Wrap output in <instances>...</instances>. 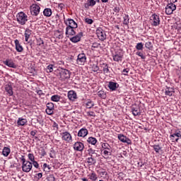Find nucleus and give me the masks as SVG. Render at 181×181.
<instances>
[{
	"instance_id": "f257e3e1",
	"label": "nucleus",
	"mask_w": 181,
	"mask_h": 181,
	"mask_svg": "<svg viewBox=\"0 0 181 181\" xmlns=\"http://www.w3.org/2000/svg\"><path fill=\"white\" fill-rule=\"evenodd\" d=\"M19 159L22 162L21 168L23 172H25V173H29V172L32 170V168H33V166L32 165V162L26 160V158H25V156H21V157H20Z\"/></svg>"
},
{
	"instance_id": "f03ea898",
	"label": "nucleus",
	"mask_w": 181,
	"mask_h": 181,
	"mask_svg": "<svg viewBox=\"0 0 181 181\" xmlns=\"http://www.w3.org/2000/svg\"><path fill=\"white\" fill-rule=\"evenodd\" d=\"M17 18V22L20 25H26V22H28V15H26L23 12H20L16 16Z\"/></svg>"
},
{
	"instance_id": "7ed1b4c3",
	"label": "nucleus",
	"mask_w": 181,
	"mask_h": 181,
	"mask_svg": "<svg viewBox=\"0 0 181 181\" xmlns=\"http://www.w3.org/2000/svg\"><path fill=\"white\" fill-rule=\"evenodd\" d=\"M96 35L99 40H101L102 42H104V40L107 39V35L105 34V31H104V30H103V28H97Z\"/></svg>"
},
{
	"instance_id": "20e7f679",
	"label": "nucleus",
	"mask_w": 181,
	"mask_h": 181,
	"mask_svg": "<svg viewBox=\"0 0 181 181\" xmlns=\"http://www.w3.org/2000/svg\"><path fill=\"white\" fill-rule=\"evenodd\" d=\"M70 77V71L67 69H62L59 72V80L64 81Z\"/></svg>"
},
{
	"instance_id": "39448f33",
	"label": "nucleus",
	"mask_w": 181,
	"mask_h": 181,
	"mask_svg": "<svg viewBox=\"0 0 181 181\" xmlns=\"http://www.w3.org/2000/svg\"><path fill=\"white\" fill-rule=\"evenodd\" d=\"M30 13L33 16H37L40 13V6L37 4H33L30 6Z\"/></svg>"
},
{
	"instance_id": "423d86ee",
	"label": "nucleus",
	"mask_w": 181,
	"mask_h": 181,
	"mask_svg": "<svg viewBox=\"0 0 181 181\" xmlns=\"http://www.w3.org/2000/svg\"><path fill=\"white\" fill-rule=\"evenodd\" d=\"M62 141L70 144L73 141V137L69 132H64L61 134Z\"/></svg>"
},
{
	"instance_id": "0eeeda50",
	"label": "nucleus",
	"mask_w": 181,
	"mask_h": 181,
	"mask_svg": "<svg viewBox=\"0 0 181 181\" xmlns=\"http://www.w3.org/2000/svg\"><path fill=\"white\" fill-rule=\"evenodd\" d=\"M176 11V5L175 4H168L165 7L166 15H172L173 11Z\"/></svg>"
},
{
	"instance_id": "6e6552de",
	"label": "nucleus",
	"mask_w": 181,
	"mask_h": 181,
	"mask_svg": "<svg viewBox=\"0 0 181 181\" xmlns=\"http://www.w3.org/2000/svg\"><path fill=\"white\" fill-rule=\"evenodd\" d=\"M114 62H122V59L124 57V52L122 51L116 52L115 54L112 55Z\"/></svg>"
},
{
	"instance_id": "1a4fd4ad",
	"label": "nucleus",
	"mask_w": 181,
	"mask_h": 181,
	"mask_svg": "<svg viewBox=\"0 0 181 181\" xmlns=\"http://www.w3.org/2000/svg\"><path fill=\"white\" fill-rule=\"evenodd\" d=\"M117 138L119 141L121 142H123V144H127V145H131L132 144V141L131 139H129L128 137L124 136V134H118Z\"/></svg>"
},
{
	"instance_id": "9d476101",
	"label": "nucleus",
	"mask_w": 181,
	"mask_h": 181,
	"mask_svg": "<svg viewBox=\"0 0 181 181\" xmlns=\"http://www.w3.org/2000/svg\"><path fill=\"white\" fill-rule=\"evenodd\" d=\"M78 64H84L86 62H87V57H86V54L81 53L78 55V58L76 59Z\"/></svg>"
},
{
	"instance_id": "9b49d317",
	"label": "nucleus",
	"mask_w": 181,
	"mask_h": 181,
	"mask_svg": "<svg viewBox=\"0 0 181 181\" xmlns=\"http://www.w3.org/2000/svg\"><path fill=\"white\" fill-rule=\"evenodd\" d=\"M64 23L66 25L67 28H78L77 23L71 18H68L66 21H64Z\"/></svg>"
},
{
	"instance_id": "f8f14e48",
	"label": "nucleus",
	"mask_w": 181,
	"mask_h": 181,
	"mask_svg": "<svg viewBox=\"0 0 181 181\" xmlns=\"http://www.w3.org/2000/svg\"><path fill=\"white\" fill-rule=\"evenodd\" d=\"M4 64L5 66H7L8 67H10L11 69H18V65L16 64L13 63V60L7 59L5 61H4Z\"/></svg>"
},
{
	"instance_id": "ddd939ff",
	"label": "nucleus",
	"mask_w": 181,
	"mask_h": 181,
	"mask_svg": "<svg viewBox=\"0 0 181 181\" xmlns=\"http://www.w3.org/2000/svg\"><path fill=\"white\" fill-rule=\"evenodd\" d=\"M74 149L78 152H83L84 150V144L80 141L76 142L74 144Z\"/></svg>"
},
{
	"instance_id": "4468645a",
	"label": "nucleus",
	"mask_w": 181,
	"mask_h": 181,
	"mask_svg": "<svg viewBox=\"0 0 181 181\" xmlns=\"http://www.w3.org/2000/svg\"><path fill=\"white\" fill-rule=\"evenodd\" d=\"M81 37H83V33H79L76 35L71 37L70 40L72 43H78L81 40Z\"/></svg>"
},
{
	"instance_id": "2eb2a0df",
	"label": "nucleus",
	"mask_w": 181,
	"mask_h": 181,
	"mask_svg": "<svg viewBox=\"0 0 181 181\" xmlns=\"http://www.w3.org/2000/svg\"><path fill=\"white\" fill-rule=\"evenodd\" d=\"M67 97L70 101H75L77 100V93L74 90H69Z\"/></svg>"
},
{
	"instance_id": "dca6fc26",
	"label": "nucleus",
	"mask_w": 181,
	"mask_h": 181,
	"mask_svg": "<svg viewBox=\"0 0 181 181\" xmlns=\"http://www.w3.org/2000/svg\"><path fill=\"white\" fill-rule=\"evenodd\" d=\"M107 87L110 88V91H115L117 88L119 87V84H118L117 82L110 81Z\"/></svg>"
},
{
	"instance_id": "f3484780",
	"label": "nucleus",
	"mask_w": 181,
	"mask_h": 181,
	"mask_svg": "<svg viewBox=\"0 0 181 181\" xmlns=\"http://www.w3.org/2000/svg\"><path fill=\"white\" fill-rule=\"evenodd\" d=\"M74 29H76V28L66 27L65 35L66 36H74V35H76V31H74Z\"/></svg>"
},
{
	"instance_id": "a211bd4d",
	"label": "nucleus",
	"mask_w": 181,
	"mask_h": 181,
	"mask_svg": "<svg viewBox=\"0 0 181 181\" xmlns=\"http://www.w3.org/2000/svg\"><path fill=\"white\" fill-rule=\"evenodd\" d=\"M14 43L16 52H18V53H22V52H23V47H22V45H21L18 40H15Z\"/></svg>"
},
{
	"instance_id": "6ab92c4d",
	"label": "nucleus",
	"mask_w": 181,
	"mask_h": 181,
	"mask_svg": "<svg viewBox=\"0 0 181 181\" xmlns=\"http://www.w3.org/2000/svg\"><path fill=\"white\" fill-rule=\"evenodd\" d=\"M88 135V130L86 128L81 129L78 132V136H81L82 138H85Z\"/></svg>"
},
{
	"instance_id": "aec40b11",
	"label": "nucleus",
	"mask_w": 181,
	"mask_h": 181,
	"mask_svg": "<svg viewBox=\"0 0 181 181\" xmlns=\"http://www.w3.org/2000/svg\"><path fill=\"white\" fill-rule=\"evenodd\" d=\"M181 136V134L180 132H177V133H174L172 135H170V138L173 141V142H177V141H179V138H180Z\"/></svg>"
},
{
	"instance_id": "412c9836",
	"label": "nucleus",
	"mask_w": 181,
	"mask_h": 181,
	"mask_svg": "<svg viewBox=\"0 0 181 181\" xmlns=\"http://www.w3.org/2000/svg\"><path fill=\"white\" fill-rule=\"evenodd\" d=\"M30 35H32V31L30 30V29L26 28L25 33H24L25 42H29Z\"/></svg>"
},
{
	"instance_id": "4be33fe9",
	"label": "nucleus",
	"mask_w": 181,
	"mask_h": 181,
	"mask_svg": "<svg viewBox=\"0 0 181 181\" xmlns=\"http://www.w3.org/2000/svg\"><path fill=\"white\" fill-rule=\"evenodd\" d=\"M151 19H153V26H158V25H159V16L153 14L151 16Z\"/></svg>"
},
{
	"instance_id": "5701e85b",
	"label": "nucleus",
	"mask_w": 181,
	"mask_h": 181,
	"mask_svg": "<svg viewBox=\"0 0 181 181\" xmlns=\"http://www.w3.org/2000/svg\"><path fill=\"white\" fill-rule=\"evenodd\" d=\"M27 123H28V120L22 117H19L17 121L18 125L21 127H23L24 125H26Z\"/></svg>"
},
{
	"instance_id": "b1692460",
	"label": "nucleus",
	"mask_w": 181,
	"mask_h": 181,
	"mask_svg": "<svg viewBox=\"0 0 181 181\" xmlns=\"http://www.w3.org/2000/svg\"><path fill=\"white\" fill-rule=\"evenodd\" d=\"M88 3L85 4V8H90V6L93 7L97 4V1L95 0H88Z\"/></svg>"
},
{
	"instance_id": "393cba45",
	"label": "nucleus",
	"mask_w": 181,
	"mask_h": 181,
	"mask_svg": "<svg viewBox=\"0 0 181 181\" xmlns=\"http://www.w3.org/2000/svg\"><path fill=\"white\" fill-rule=\"evenodd\" d=\"M102 67H103V74H110V66L107 64H102Z\"/></svg>"
},
{
	"instance_id": "a878e982",
	"label": "nucleus",
	"mask_w": 181,
	"mask_h": 181,
	"mask_svg": "<svg viewBox=\"0 0 181 181\" xmlns=\"http://www.w3.org/2000/svg\"><path fill=\"white\" fill-rule=\"evenodd\" d=\"M5 90L6 93H8V95H13V90L12 88V86L11 85H6L5 87Z\"/></svg>"
},
{
	"instance_id": "bb28decb",
	"label": "nucleus",
	"mask_w": 181,
	"mask_h": 181,
	"mask_svg": "<svg viewBox=\"0 0 181 181\" xmlns=\"http://www.w3.org/2000/svg\"><path fill=\"white\" fill-rule=\"evenodd\" d=\"M132 114L134 117H136L138 115H141V110H139V107H132Z\"/></svg>"
},
{
	"instance_id": "cd10ccee",
	"label": "nucleus",
	"mask_w": 181,
	"mask_h": 181,
	"mask_svg": "<svg viewBox=\"0 0 181 181\" xmlns=\"http://www.w3.org/2000/svg\"><path fill=\"white\" fill-rule=\"evenodd\" d=\"M165 95H169L170 97H171V95H173V94H175V89L172 88H168L165 90Z\"/></svg>"
},
{
	"instance_id": "c85d7f7f",
	"label": "nucleus",
	"mask_w": 181,
	"mask_h": 181,
	"mask_svg": "<svg viewBox=\"0 0 181 181\" xmlns=\"http://www.w3.org/2000/svg\"><path fill=\"white\" fill-rule=\"evenodd\" d=\"M88 177H89V179L90 180H93V181H95V180H97L98 179V177L97 176V174H95V173H94V172L90 173L88 175Z\"/></svg>"
},
{
	"instance_id": "c756f323",
	"label": "nucleus",
	"mask_w": 181,
	"mask_h": 181,
	"mask_svg": "<svg viewBox=\"0 0 181 181\" xmlns=\"http://www.w3.org/2000/svg\"><path fill=\"white\" fill-rule=\"evenodd\" d=\"M98 97H100V98H103V100H105L107 98V93L104 90H99L98 92Z\"/></svg>"
},
{
	"instance_id": "7c9ffc66",
	"label": "nucleus",
	"mask_w": 181,
	"mask_h": 181,
	"mask_svg": "<svg viewBox=\"0 0 181 181\" xmlns=\"http://www.w3.org/2000/svg\"><path fill=\"white\" fill-rule=\"evenodd\" d=\"M44 16H47V18L52 16V9L45 8L43 11Z\"/></svg>"
},
{
	"instance_id": "2f4dec72",
	"label": "nucleus",
	"mask_w": 181,
	"mask_h": 181,
	"mask_svg": "<svg viewBox=\"0 0 181 181\" xmlns=\"http://www.w3.org/2000/svg\"><path fill=\"white\" fill-rule=\"evenodd\" d=\"M86 105V108H93V107H94V102L90 99H88Z\"/></svg>"
},
{
	"instance_id": "473e14b6",
	"label": "nucleus",
	"mask_w": 181,
	"mask_h": 181,
	"mask_svg": "<svg viewBox=\"0 0 181 181\" xmlns=\"http://www.w3.org/2000/svg\"><path fill=\"white\" fill-rule=\"evenodd\" d=\"M4 156H8L11 153V148L4 147L2 151Z\"/></svg>"
},
{
	"instance_id": "72a5a7b5",
	"label": "nucleus",
	"mask_w": 181,
	"mask_h": 181,
	"mask_svg": "<svg viewBox=\"0 0 181 181\" xmlns=\"http://www.w3.org/2000/svg\"><path fill=\"white\" fill-rule=\"evenodd\" d=\"M87 163H88V165H95L97 161L95 160V159L93 158V156H90L87 158Z\"/></svg>"
},
{
	"instance_id": "f704fd0d",
	"label": "nucleus",
	"mask_w": 181,
	"mask_h": 181,
	"mask_svg": "<svg viewBox=\"0 0 181 181\" xmlns=\"http://www.w3.org/2000/svg\"><path fill=\"white\" fill-rule=\"evenodd\" d=\"M87 141L88 144H91V145H95V144H97V139L94 137H88Z\"/></svg>"
},
{
	"instance_id": "c9c22d12",
	"label": "nucleus",
	"mask_w": 181,
	"mask_h": 181,
	"mask_svg": "<svg viewBox=\"0 0 181 181\" xmlns=\"http://www.w3.org/2000/svg\"><path fill=\"white\" fill-rule=\"evenodd\" d=\"M106 149L107 151H111V146L108 143L102 144V150Z\"/></svg>"
},
{
	"instance_id": "e433bc0d",
	"label": "nucleus",
	"mask_w": 181,
	"mask_h": 181,
	"mask_svg": "<svg viewBox=\"0 0 181 181\" xmlns=\"http://www.w3.org/2000/svg\"><path fill=\"white\" fill-rule=\"evenodd\" d=\"M101 152H103L104 158H107L109 156H111V150H101Z\"/></svg>"
},
{
	"instance_id": "4c0bfd02",
	"label": "nucleus",
	"mask_w": 181,
	"mask_h": 181,
	"mask_svg": "<svg viewBox=\"0 0 181 181\" xmlns=\"http://www.w3.org/2000/svg\"><path fill=\"white\" fill-rule=\"evenodd\" d=\"M51 100L54 103H59V101H60V96L57 95H54L51 97Z\"/></svg>"
},
{
	"instance_id": "58836bf2",
	"label": "nucleus",
	"mask_w": 181,
	"mask_h": 181,
	"mask_svg": "<svg viewBox=\"0 0 181 181\" xmlns=\"http://www.w3.org/2000/svg\"><path fill=\"white\" fill-rule=\"evenodd\" d=\"M123 19V25H128V23H129V16L124 15Z\"/></svg>"
},
{
	"instance_id": "ea45409f",
	"label": "nucleus",
	"mask_w": 181,
	"mask_h": 181,
	"mask_svg": "<svg viewBox=\"0 0 181 181\" xmlns=\"http://www.w3.org/2000/svg\"><path fill=\"white\" fill-rule=\"evenodd\" d=\"M100 70V67H98V65L97 64H93L92 65V71H94V73H97Z\"/></svg>"
},
{
	"instance_id": "a19ab883",
	"label": "nucleus",
	"mask_w": 181,
	"mask_h": 181,
	"mask_svg": "<svg viewBox=\"0 0 181 181\" xmlns=\"http://www.w3.org/2000/svg\"><path fill=\"white\" fill-rule=\"evenodd\" d=\"M136 50H142L144 49V44L142 42H139L136 45Z\"/></svg>"
},
{
	"instance_id": "79ce46f5",
	"label": "nucleus",
	"mask_w": 181,
	"mask_h": 181,
	"mask_svg": "<svg viewBox=\"0 0 181 181\" xmlns=\"http://www.w3.org/2000/svg\"><path fill=\"white\" fill-rule=\"evenodd\" d=\"M28 158L30 162H35V156L32 153H28Z\"/></svg>"
},
{
	"instance_id": "37998d69",
	"label": "nucleus",
	"mask_w": 181,
	"mask_h": 181,
	"mask_svg": "<svg viewBox=\"0 0 181 181\" xmlns=\"http://www.w3.org/2000/svg\"><path fill=\"white\" fill-rule=\"evenodd\" d=\"M136 56H139V57H141V59H146V57L145 55H144V53H142L141 52H136Z\"/></svg>"
},
{
	"instance_id": "c03bdc74",
	"label": "nucleus",
	"mask_w": 181,
	"mask_h": 181,
	"mask_svg": "<svg viewBox=\"0 0 181 181\" xmlns=\"http://www.w3.org/2000/svg\"><path fill=\"white\" fill-rule=\"evenodd\" d=\"M47 71L48 73H52L53 71V64H49L47 67Z\"/></svg>"
},
{
	"instance_id": "a18cd8bd",
	"label": "nucleus",
	"mask_w": 181,
	"mask_h": 181,
	"mask_svg": "<svg viewBox=\"0 0 181 181\" xmlns=\"http://www.w3.org/2000/svg\"><path fill=\"white\" fill-rule=\"evenodd\" d=\"M52 127L54 128V131H59V124L56 122H53Z\"/></svg>"
},
{
	"instance_id": "49530a36",
	"label": "nucleus",
	"mask_w": 181,
	"mask_h": 181,
	"mask_svg": "<svg viewBox=\"0 0 181 181\" xmlns=\"http://www.w3.org/2000/svg\"><path fill=\"white\" fill-rule=\"evenodd\" d=\"M44 42L43 40H42V38H38L37 39V46H42V45H44Z\"/></svg>"
},
{
	"instance_id": "de8ad7c7",
	"label": "nucleus",
	"mask_w": 181,
	"mask_h": 181,
	"mask_svg": "<svg viewBox=\"0 0 181 181\" xmlns=\"http://www.w3.org/2000/svg\"><path fill=\"white\" fill-rule=\"evenodd\" d=\"M85 22L88 23V25H93V22L94 21L91 18H85Z\"/></svg>"
},
{
	"instance_id": "09e8293b",
	"label": "nucleus",
	"mask_w": 181,
	"mask_h": 181,
	"mask_svg": "<svg viewBox=\"0 0 181 181\" xmlns=\"http://www.w3.org/2000/svg\"><path fill=\"white\" fill-rule=\"evenodd\" d=\"M31 163L32 166H34V168H35L36 169H39V163H37V161L34 160Z\"/></svg>"
},
{
	"instance_id": "8fccbe9b",
	"label": "nucleus",
	"mask_w": 181,
	"mask_h": 181,
	"mask_svg": "<svg viewBox=\"0 0 181 181\" xmlns=\"http://www.w3.org/2000/svg\"><path fill=\"white\" fill-rule=\"evenodd\" d=\"M56 178L54 175H49L47 177V181H55Z\"/></svg>"
},
{
	"instance_id": "3c124183",
	"label": "nucleus",
	"mask_w": 181,
	"mask_h": 181,
	"mask_svg": "<svg viewBox=\"0 0 181 181\" xmlns=\"http://www.w3.org/2000/svg\"><path fill=\"white\" fill-rule=\"evenodd\" d=\"M88 155H89L90 156H93V155H94V153H95V151L93 150V148H89V149L88 150Z\"/></svg>"
},
{
	"instance_id": "603ef678",
	"label": "nucleus",
	"mask_w": 181,
	"mask_h": 181,
	"mask_svg": "<svg viewBox=\"0 0 181 181\" xmlns=\"http://www.w3.org/2000/svg\"><path fill=\"white\" fill-rule=\"evenodd\" d=\"M145 46L147 49H152V42H146Z\"/></svg>"
},
{
	"instance_id": "864d4df0",
	"label": "nucleus",
	"mask_w": 181,
	"mask_h": 181,
	"mask_svg": "<svg viewBox=\"0 0 181 181\" xmlns=\"http://www.w3.org/2000/svg\"><path fill=\"white\" fill-rule=\"evenodd\" d=\"M100 44L98 42H93L92 45V47H93V49H97L98 47H100Z\"/></svg>"
},
{
	"instance_id": "5fc2aeb1",
	"label": "nucleus",
	"mask_w": 181,
	"mask_h": 181,
	"mask_svg": "<svg viewBox=\"0 0 181 181\" xmlns=\"http://www.w3.org/2000/svg\"><path fill=\"white\" fill-rule=\"evenodd\" d=\"M45 112H46V114H47L48 115H52V114H53V109L47 108Z\"/></svg>"
},
{
	"instance_id": "6e6d98bb",
	"label": "nucleus",
	"mask_w": 181,
	"mask_h": 181,
	"mask_svg": "<svg viewBox=\"0 0 181 181\" xmlns=\"http://www.w3.org/2000/svg\"><path fill=\"white\" fill-rule=\"evenodd\" d=\"M47 108H48L49 110H53V108H54V105H53V103H48L47 105Z\"/></svg>"
},
{
	"instance_id": "4d7b16f0",
	"label": "nucleus",
	"mask_w": 181,
	"mask_h": 181,
	"mask_svg": "<svg viewBox=\"0 0 181 181\" xmlns=\"http://www.w3.org/2000/svg\"><path fill=\"white\" fill-rule=\"evenodd\" d=\"M122 73L124 76H128V73H129V69H123Z\"/></svg>"
},
{
	"instance_id": "13d9d810",
	"label": "nucleus",
	"mask_w": 181,
	"mask_h": 181,
	"mask_svg": "<svg viewBox=\"0 0 181 181\" xmlns=\"http://www.w3.org/2000/svg\"><path fill=\"white\" fill-rule=\"evenodd\" d=\"M114 12H115L116 13H118V12H119V11H121V8H119V6H116L113 8Z\"/></svg>"
},
{
	"instance_id": "bf43d9fd",
	"label": "nucleus",
	"mask_w": 181,
	"mask_h": 181,
	"mask_svg": "<svg viewBox=\"0 0 181 181\" xmlns=\"http://www.w3.org/2000/svg\"><path fill=\"white\" fill-rule=\"evenodd\" d=\"M87 115H89V117H95V114L94 113V112L91 111V112H88Z\"/></svg>"
},
{
	"instance_id": "052dcab7",
	"label": "nucleus",
	"mask_w": 181,
	"mask_h": 181,
	"mask_svg": "<svg viewBox=\"0 0 181 181\" xmlns=\"http://www.w3.org/2000/svg\"><path fill=\"white\" fill-rule=\"evenodd\" d=\"M37 94H38V95H40V97H42V95H45V94L42 90H37Z\"/></svg>"
},
{
	"instance_id": "680f3d73",
	"label": "nucleus",
	"mask_w": 181,
	"mask_h": 181,
	"mask_svg": "<svg viewBox=\"0 0 181 181\" xmlns=\"http://www.w3.org/2000/svg\"><path fill=\"white\" fill-rule=\"evenodd\" d=\"M40 155H41V156H46V151L43 148L41 149Z\"/></svg>"
},
{
	"instance_id": "e2e57ef3",
	"label": "nucleus",
	"mask_w": 181,
	"mask_h": 181,
	"mask_svg": "<svg viewBox=\"0 0 181 181\" xmlns=\"http://www.w3.org/2000/svg\"><path fill=\"white\" fill-rule=\"evenodd\" d=\"M63 8H64V4H58V9H60L62 11Z\"/></svg>"
},
{
	"instance_id": "0e129e2a",
	"label": "nucleus",
	"mask_w": 181,
	"mask_h": 181,
	"mask_svg": "<svg viewBox=\"0 0 181 181\" xmlns=\"http://www.w3.org/2000/svg\"><path fill=\"white\" fill-rule=\"evenodd\" d=\"M154 151L158 153L159 152V146H154Z\"/></svg>"
},
{
	"instance_id": "69168bd1",
	"label": "nucleus",
	"mask_w": 181,
	"mask_h": 181,
	"mask_svg": "<svg viewBox=\"0 0 181 181\" xmlns=\"http://www.w3.org/2000/svg\"><path fill=\"white\" fill-rule=\"evenodd\" d=\"M49 156L51 158H54V151H51L50 153H49Z\"/></svg>"
},
{
	"instance_id": "338daca9",
	"label": "nucleus",
	"mask_w": 181,
	"mask_h": 181,
	"mask_svg": "<svg viewBox=\"0 0 181 181\" xmlns=\"http://www.w3.org/2000/svg\"><path fill=\"white\" fill-rule=\"evenodd\" d=\"M43 176V175L42 174V173H39L37 174V179H41V177Z\"/></svg>"
},
{
	"instance_id": "774afa93",
	"label": "nucleus",
	"mask_w": 181,
	"mask_h": 181,
	"mask_svg": "<svg viewBox=\"0 0 181 181\" xmlns=\"http://www.w3.org/2000/svg\"><path fill=\"white\" fill-rule=\"evenodd\" d=\"M30 135H31L32 136H35V135H36V132H35V131H31V132H30Z\"/></svg>"
}]
</instances>
